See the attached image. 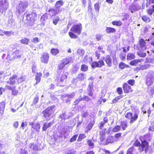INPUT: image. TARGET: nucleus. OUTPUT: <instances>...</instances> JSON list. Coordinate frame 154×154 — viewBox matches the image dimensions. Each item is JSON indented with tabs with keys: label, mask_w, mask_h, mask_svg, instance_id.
Instances as JSON below:
<instances>
[{
	"label": "nucleus",
	"mask_w": 154,
	"mask_h": 154,
	"mask_svg": "<svg viewBox=\"0 0 154 154\" xmlns=\"http://www.w3.org/2000/svg\"><path fill=\"white\" fill-rule=\"evenodd\" d=\"M116 91L117 94L119 95H121L123 93L122 88L121 87H118L116 89Z\"/></svg>",
	"instance_id": "052dcab7"
},
{
	"label": "nucleus",
	"mask_w": 154,
	"mask_h": 154,
	"mask_svg": "<svg viewBox=\"0 0 154 154\" xmlns=\"http://www.w3.org/2000/svg\"><path fill=\"white\" fill-rule=\"evenodd\" d=\"M5 106V103L3 101L0 103V116H2Z\"/></svg>",
	"instance_id": "a878e982"
},
{
	"label": "nucleus",
	"mask_w": 154,
	"mask_h": 154,
	"mask_svg": "<svg viewBox=\"0 0 154 154\" xmlns=\"http://www.w3.org/2000/svg\"><path fill=\"white\" fill-rule=\"evenodd\" d=\"M134 148L133 146H131L128 149L126 152V154H133V152Z\"/></svg>",
	"instance_id": "13d9d810"
},
{
	"label": "nucleus",
	"mask_w": 154,
	"mask_h": 154,
	"mask_svg": "<svg viewBox=\"0 0 154 154\" xmlns=\"http://www.w3.org/2000/svg\"><path fill=\"white\" fill-rule=\"evenodd\" d=\"M64 4V2L62 0H60L56 2L55 4V7L57 9H59L61 6H62ZM48 12V14L52 16H55L60 12V10L59 9L58 10L54 8L49 9Z\"/></svg>",
	"instance_id": "423d86ee"
},
{
	"label": "nucleus",
	"mask_w": 154,
	"mask_h": 154,
	"mask_svg": "<svg viewBox=\"0 0 154 154\" xmlns=\"http://www.w3.org/2000/svg\"><path fill=\"white\" fill-rule=\"evenodd\" d=\"M105 62L108 67H111L112 65V59L109 55H107L105 60Z\"/></svg>",
	"instance_id": "5701e85b"
},
{
	"label": "nucleus",
	"mask_w": 154,
	"mask_h": 154,
	"mask_svg": "<svg viewBox=\"0 0 154 154\" xmlns=\"http://www.w3.org/2000/svg\"><path fill=\"white\" fill-rule=\"evenodd\" d=\"M59 20L60 17L59 16H57L53 20V23L55 25H56Z\"/></svg>",
	"instance_id": "5fc2aeb1"
},
{
	"label": "nucleus",
	"mask_w": 154,
	"mask_h": 154,
	"mask_svg": "<svg viewBox=\"0 0 154 154\" xmlns=\"http://www.w3.org/2000/svg\"><path fill=\"white\" fill-rule=\"evenodd\" d=\"M100 51H97L95 52V56L97 60L99 59L100 57Z\"/></svg>",
	"instance_id": "e2e57ef3"
},
{
	"label": "nucleus",
	"mask_w": 154,
	"mask_h": 154,
	"mask_svg": "<svg viewBox=\"0 0 154 154\" xmlns=\"http://www.w3.org/2000/svg\"><path fill=\"white\" fill-rule=\"evenodd\" d=\"M29 40L26 38H22L20 41V42L23 44L27 45L28 44Z\"/></svg>",
	"instance_id": "c03bdc74"
},
{
	"label": "nucleus",
	"mask_w": 154,
	"mask_h": 154,
	"mask_svg": "<svg viewBox=\"0 0 154 154\" xmlns=\"http://www.w3.org/2000/svg\"><path fill=\"white\" fill-rule=\"evenodd\" d=\"M93 82H92L91 84H89L88 85V89L87 90H89V91L92 90L93 89Z\"/></svg>",
	"instance_id": "774afa93"
},
{
	"label": "nucleus",
	"mask_w": 154,
	"mask_h": 154,
	"mask_svg": "<svg viewBox=\"0 0 154 154\" xmlns=\"http://www.w3.org/2000/svg\"><path fill=\"white\" fill-rule=\"evenodd\" d=\"M120 58L122 60H124L125 59L126 54H125L121 53L119 55Z\"/></svg>",
	"instance_id": "0e129e2a"
},
{
	"label": "nucleus",
	"mask_w": 154,
	"mask_h": 154,
	"mask_svg": "<svg viewBox=\"0 0 154 154\" xmlns=\"http://www.w3.org/2000/svg\"><path fill=\"white\" fill-rule=\"evenodd\" d=\"M105 65L104 61L103 60H99L98 62L94 61L91 65L92 68L98 67L101 68Z\"/></svg>",
	"instance_id": "dca6fc26"
},
{
	"label": "nucleus",
	"mask_w": 154,
	"mask_h": 154,
	"mask_svg": "<svg viewBox=\"0 0 154 154\" xmlns=\"http://www.w3.org/2000/svg\"><path fill=\"white\" fill-rule=\"evenodd\" d=\"M3 33L5 34L8 36H10L12 34L14 33V32H12L11 31H5Z\"/></svg>",
	"instance_id": "338daca9"
},
{
	"label": "nucleus",
	"mask_w": 154,
	"mask_h": 154,
	"mask_svg": "<svg viewBox=\"0 0 154 154\" xmlns=\"http://www.w3.org/2000/svg\"><path fill=\"white\" fill-rule=\"evenodd\" d=\"M127 83L130 85L133 86L135 84V80L134 79H129L127 82Z\"/></svg>",
	"instance_id": "864d4df0"
},
{
	"label": "nucleus",
	"mask_w": 154,
	"mask_h": 154,
	"mask_svg": "<svg viewBox=\"0 0 154 154\" xmlns=\"http://www.w3.org/2000/svg\"><path fill=\"white\" fill-rule=\"evenodd\" d=\"M6 87L8 89L11 91V94L13 96H16L18 95L19 91L16 89L15 86L6 85Z\"/></svg>",
	"instance_id": "a211bd4d"
},
{
	"label": "nucleus",
	"mask_w": 154,
	"mask_h": 154,
	"mask_svg": "<svg viewBox=\"0 0 154 154\" xmlns=\"http://www.w3.org/2000/svg\"><path fill=\"white\" fill-rule=\"evenodd\" d=\"M137 55L140 57H144L146 56V53L143 52L141 51H139L137 52Z\"/></svg>",
	"instance_id": "de8ad7c7"
},
{
	"label": "nucleus",
	"mask_w": 154,
	"mask_h": 154,
	"mask_svg": "<svg viewBox=\"0 0 154 154\" xmlns=\"http://www.w3.org/2000/svg\"><path fill=\"white\" fill-rule=\"evenodd\" d=\"M154 81V74L153 73H148L146 77L145 84L147 86L148 88L152 85Z\"/></svg>",
	"instance_id": "9d476101"
},
{
	"label": "nucleus",
	"mask_w": 154,
	"mask_h": 154,
	"mask_svg": "<svg viewBox=\"0 0 154 154\" xmlns=\"http://www.w3.org/2000/svg\"><path fill=\"white\" fill-rule=\"evenodd\" d=\"M72 62V60L71 57H68L63 59L57 65V70L59 71L63 69L66 65Z\"/></svg>",
	"instance_id": "1a4fd4ad"
},
{
	"label": "nucleus",
	"mask_w": 154,
	"mask_h": 154,
	"mask_svg": "<svg viewBox=\"0 0 154 154\" xmlns=\"http://www.w3.org/2000/svg\"><path fill=\"white\" fill-rule=\"evenodd\" d=\"M121 129L120 125H117L115 126L112 129V131L113 132H116L119 131Z\"/></svg>",
	"instance_id": "49530a36"
},
{
	"label": "nucleus",
	"mask_w": 154,
	"mask_h": 154,
	"mask_svg": "<svg viewBox=\"0 0 154 154\" xmlns=\"http://www.w3.org/2000/svg\"><path fill=\"white\" fill-rule=\"evenodd\" d=\"M25 81V79L23 76H21L20 77L18 78V76L16 75H14L10 76L8 81H7V83L9 85H14L16 81L17 84H19Z\"/></svg>",
	"instance_id": "39448f33"
},
{
	"label": "nucleus",
	"mask_w": 154,
	"mask_h": 154,
	"mask_svg": "<svg viewBox=\"0 0 154 154\" xmlns=\"http://www.w3.org/2000/svg\"><path fill=\"white\" fill-rule=\"evenodd\" d=\"M116 140V139L114 136H109L106 139V143L107 144L112 143L115 142Z\"/></svg>",
	"instance_id": "bb28decb"
},
{
	"label": "nucleus",
	"mask_w": 154,
	"mask_h": 154,
	"mask_svg": "<svg viewBox=\"0 0 154 154\" xmlns=\"http://www.w3.org/2000/svg\"><path fill=\"white\" fill-rule=\"evenodd\" d=\"M78 136V134H76L74 135L70 139L69 141L70 142H72L75 141L76 140V138Z\"/></svg>",
	"instance_id": "6e6d98bb"
},
{
	"label": "nucleus",
	"mask_w": 154,
	"mask_h": 154,
	"mask_svg": "<svg viewBox=\"0 0 154 154\" xmlns=\"http://www.w3.org/2000/svg\"><path fill=\"white\" fill-rule=\"evenodd\" d=\"M19 4L17 8V12L20 14L24 12L28 7V3L26 2H21Z\"/></svg>",
	"instance_id": "9b49d317"
},
{
	"label": "nucleus",
	"mask_w": 154,
	"mask_h": 154,
	"mask_svg": "<svg viewBox=\"0 0 154 154\" xmlns=\"http://www.w3.org/2000/svg\"><path fill=\"white\" fill-rule=\"evenodd\" d=\"M32 128L35 129V131H38L40 128V125L39 123H36L34 125L32 126Z\"/></svg>",
	"instance_id": "79ce46f5"
},
{
	"label": "nucleus",
	"mask_w": 154,
	"mask_h": 154,
	"mask_svg": "<svg viewBox=\"0 0 154 154\" xmlns=\"http://www.w3.org/2000/svg\"><path fill=\"white\" fill-rule=\"evenodd\" d=\"M82 101L84 100L86 101H88L91 100V99L87 95H84L82 97H81Z\"/></svg>",
	"instance_id": "bf43d9fd"
},
{
	"label": "nucleus",
	"mask_w": 154,
	"mask_h": 154,
	"mask_svg": "<svg viewBox=\"0 0 154 154\" xmlns=\"http://www.w3.org/2000/svg\"><path fill=\"white\" fill-rule=\"evenodd\" d=\"M88 65L85 64H82L81 68V70L83 72H85L88 70Z\"/></svg>",
	"instance_id": "ea45409f"
},
{
	"label": "nucleus",
	"mask_w": 154,
	"mask_h": 154,
	"mask_svg": "<svg viewBox=\"0 0 154 154\" xmlns=\"http://www.w3.org/2000/svg\"><path fill=\"white\" fill-rule=\"evenodd\" d=\"M49 58V54L48 52L43 53L40 58L41 62L42 63L47 64L48 62Z\"/></svg>",
	"instance_id": "ddd939ff"
},
{
	"label": "nucleus",
	"mask_w": 154,
	"mask_h": 154,
	"mask_svg": "<svg viewBox=\"0 0 154 154\" xmlns=\"http://www.w3.org/2000/svg\"><path fill=\"white\" fill-rule=\"evenodd\" d=\"M141 143L137 139L133 143V146L135 147H138V149L140 152L144 151L146 153L149 150V145L148 142L144 140H140Z\"/></svg>",
	"instance_id": "f257e3e1"
},
{
	"label": "nucleus",
	"mask_w": 154,
	"mask_h": 154,
	"mask_svg": "<svg viewBox=\"0 0 154 154\" xmlns=\"http://www.w3.org/2000/svg\"><path fill=\"white\" fill-rule=\"evenodd\" d=\"M146 11L149 15L151 16L153 13L154 12V5H151V6H148L146 10Z\"/></svg>",
	"instance_id": "393cba45"
},
{
	"label": "nucleus",
	"mask_w": 154,
	"mask_h": 154,
	"mask_svg": "<svg viewBox=\"0 0 154 154\" xmlns=\"http://www.w3.org/2000/svg\"><path fill=\"white\" fill-rule=\"evenodd\" d=\"M26 20L29 26H32L35 23L38 18V15L36 13L32 11L26 14Z\"/></svg>",
	"instance_id": "0eeeda50"
},
{
	"label": "nucleus",
	"mask_w": 154,
	"mask_h": 154,
	"mask_svg": "<svg viewBox=\"0 0 154 154\" xmlns=\"http://www.w3.org/2000/svg\"><path fill=\"white\" fill-rule=\"evenodd\" d=\"M119 67L121 69H123L125 68H129L130 67L129 65L125 64L123 62H120L119 63Z\"/></svg>",
	"instance_id": "2f4dec72"
},
{
	"label": "nucleus",
	"mask_w": 154,
	"mask_h": 154,
	"mask_svg": "<svg viewBox=\"0 0 154 154\" xmlns=\"http://www.w3.org/2000/svg\"><path fill=\"white\" fill-rule=\"evenodd\" d=\"M103 121H101L98 127L100 129L103 128L105 124L108 122V120L107 117L105 116L103 118Z\"/></svg>",
	"instance_id": "412c9836"
},
{
	"label": "nucleus",
	"mask_w": 154,
	"mask_h": 154,
	"mask_svg": "<svg viewBox=\"0 0 154 154\" xmlns=\"http://www.w3.org/2000/svg\"><path fill=\"white\" fill-rule=\"evenodd\" d=\"M128 122L126 121H122L120 122V127H121L122 129L125 130L126 129V128L128 127Z\"/></svg>",
	"instance_id": "7c9ffc66"
},
{
	"label": "nucleus",
	"mask_w": 154,
	"mask_h": 154,
	"mask_svg": "<svg viewBox=\"0 0 154 154\" xmlns=\"http://www.w3.org/2000/svg\"><path fill=\"white\" fill-rule=\"evenodd\" d=\"M135 58L134 54L133 53H129L127 54V59L128 60H131Z\"/></svg>",
	"instance_id": "a19ab883"
},
{
	"label": "nucleus",
	"mask_w": 154,
	"mask_h": 154,
	"mask_svg": "<svg viewBox=\"0 0 154 154\" xmlns=\"http://www.w3.org/2000/svg\"><path fill=\"white\" fill-rule=\"evenodd\" d=\"M94 125V124L92 123H89L86 128L85 131V133H87L92 128Z\"/></svg>",
	"instance_id": "c9c22d12"
},
{
	"label": "nucleus",
	"mask_w": 154,
	"mask_h": 154,
	"mask_svg": "<svg viewBox=\"0 0 154 154\" xmlns=\"http://www.w3.org/2000/svg\"><path fill=\"white\" fill-rule=\"evenodd\" d=\"M82 29V24L78 23L73 25L70 28V32L68 33L69 37L71 38H76L78 36L75 34V33L79 35L81 34Z\"/></svg>",
	"instance_id": "f03ea898"
},
{
	"label": "nucleus",
	"mask_w": 154,
	"mask_h": 154,
	"mask_svg": "<svg viewBox=\"0 0 154 154\" xmlns=\"http://www.w3.org/2000/svg\"><path fill=\"white\" fill-rule=\"evenodd\" d=\"M139 112H128L125 114V117L127 119L129 120V123L131 124L136 121L138 119Z\"/></svg>",
	"instance_id": "20e7f679"
},
{
	"label": "nucleus",
	"mask_w": 154,
	"mask_h": 154,
	"mask_svg": "<svg viewBox=\"0 0 154 154\" xmlns=\"http://www.w3.org/2000/svg\"><path fill=\"white\" fill-rule=\"evenodd\" d=\"M99 2H97L94 5V8L96 12H97L98 13L99 12V11L100 8V5Z\"/></svg>",
	"instance_id": "8fccbe9b"
},
{
	"label": "nucleus",
	"mask_w": 154,
	"mask_h": 154,
	"mask_svg": "<svg viewBox=\"0 0 154 154\" xmlns=\"http://www.w3.org/2000/svg\"><path fill=\"white\" fill-rule=\"evenodd\" d=\"M29 147L34 150L37 151L38 150L37 146L34 144V143H30L29 145Z\"/></svg>",
	"instance_id": "603ef678"
},
{
	"label": "nucleus",
	"mask_w": 154,
	"mask_h": 154,
	"mask_svg": "<svg viewBox=\"0 0 154 154\" xmlns=\"http://www.w3.org/2000/svg\"><path fill=\"white\" fill-rule=\"evenodd\" d=\"M67 78V75L64 71L57 72L55 79L56 85L60 87L65 86Z\"/></svg>",
	"instance_id": "7ed1b4c3"
},
{
	"label": "nucleus",
	"mask_w": 154,
	"mask_h": 154,
	"mask_svg": "<svg viewBox=\"0 0 154 154\" xmlns=\"http://www.w3.org/2000/svg\"><path fill=\"white\" fill-rule=\"evenodd\" d=\"M106 130V128H105L100 132V139L101 141H103L105 139Z\"/></svg>",
	"instance_id": "4be33fe9"
},
{
	"label": "nucleus",
	"mask_w": 154,
	"mask_h": 154,
	"mask_svg": "<svg viewBox=\"0 0 154 154\" xmlns=\"http://www.w3.org/2000/svg\"><path fill=\"white\" fill-rule=\"evenodd\" d=\"M60 52V51L57 48H53L51 49L50 53L53 56L57 55Z\"/></svg>",
	"instance_id": "c756f323"
},
{
	"label": "nucleus",
	"mask_w": 154,
	"mask_h": 154,
	"mask_svg": "<svg viewBox=\"0 0 154 154\" xmlns=\"http://www.w3.org/2000/svg\"><path fill=\"white\" fill-rule=\"evenodd\" d=\"M141 18L142 20L145 23H149L151 20L150 17L147 15H143Z\"/></svg>",
	"instance_id": "e433bc0d"
},
{
	"label": "nucleus",
	"mask_w": 154,
	"mask_h": 154,
	"mask_svg": "<svg viewBox=\"0 0 154 154\" xmlns=\"http://www.w3.org/2000/svg\"><path fill=\"white\" fill-rule=\"evenodd\" d=\"M39 100V96L37 94L33 99L32 105H35L37 104Z\"/></svg>",
	"instance_id": "58836bf2"
},
{
	"label": "nucleus",
	"mask_w": 154,
	"mask_h": 154,
	"mask_svg": "<svg viewBox=\"0 0 154 154\" xmlns=\"http://www.w3.org/2000/svg\"><path fill=\"white\" fill-rule=\"evenodd\" d=\"M106 31L107 33L110 34L115 32L116 31V29L111 27H107L106 29Z\"/></svg>",
	"instance_id": "f704fd0d"
},
{
	"label": "nucleus",
	"mask_w": 154,
	"mask_h": 154,
	"mask_svg": "<svg viewBox=\"0 0 154 154\" xmlns=\"http://www.w3.org/2000/svg\"><path fill=\"white\" fill-rule=\"evenodd\" d=\"M123 97L122 95L118 96L115 98L112 101V103H114L117 102L119 100Z\"/></svg>",
	"instance_id": "3c124183"
},
{
	"label": "nucleus",
	"mask_w": 154,
	"mask_h": 154,
	"mask_svg": "<svg viewBox=\"0 0 154 154\" xmlns=\"http://www.w3.org/2000/svg\"><path fill=\"white\" fill-rule=\"evenodd\" d=\"M55 106H52L48 107L45 109L43 110L42 112L43 116L45 118H47L50 117H52L54 115Z\"/></svg>",
	"instance_id": "6e6552de"
},
{
	"label": "nucleus",
	"mask_w": 154,
	"mask_h": 154,
	"mask_svg": "<svg viewBox=\"0 0 154 154\" xmlns=\"http://www.w3.org/2000/svg\"><path fill=\"white\" fill-rule=\"evenodd\" d=\"M150 65L149 64H145L141 65L139 67L137 68L139 70H144L149 68Z\"/></svg>",
	"instance_id": "72a5a7b5"
},
{
	"label": "nucleus",
	"mask_w": 154,
	"mask_h": 154,
	"mask_svg": "<svg viewBox=\"0 0 154 154\" xmlns=\"http://www.w3.org/2000/svg\"><path fill=\"white\" fill-rule=\"evenodd\" d=\"M146 11L149 15L151 16L153 13L154 12V5H151V6H148L146 10Z\"/></svg>",
	"instance_id": "b1692460"
},
{
	"label": "nucleus",
	"mask_w": 154,
	"mask_h": 154,
	"mask_svg": "<svg viewBox=\"0 0 154 154\" xmlns=\"http://www.w3.org/2000/svg\"><path fill=\"white\" fill-rule=\"evenodd\" d=\"M13 57H11L10 54H8L6 57V60L7 61H10L13 60Z\"/></svg>",
	"instance_id": "69168bd1"
},
{
	"label": "nucleus",
	"mask_w": 154,
	"mask_h": 154,
	"mask_svg": "<svg viewBox=\"0 0 154 154\" xmlns=\"http://www.w3.org/2000/svg\"><path fill=\"white\" fill-rule=\"evenodd\" d=\"M8 7V5L6 2L2 0L0 1V14H2L5 13Z\"/></svg>",
	"instance_id": "4468645a"
},
{
	"label": "nucleus",
	"mask_w": 154,
	"mask_h": 154,
	"mask_svg": "<svg viewBox=\"0 0 154 154\" xmlns=\"http://www.w3.org/2000/svg\"><path fill=\"white\" fill-rule=\"evenodd\" d=\"M52 124V123L51 122H50L48 123L46 122L44 123L42 128V131H46L48 128L51 126Z\"/></svg>",
	"instance_id": "473e14b6"
},
{
	"label": "nucleus",
	"mask_w": 154,
	"mask_h": 154,
	"mask_svg": "<svg viewBox=\"0 0 154 154\" xmlns=\"http://www.w3.org/2000/svg\"><path fill=\"white\" fill-rule=\"evenodd\" d=\"M149 90V93L150 95H153L154 94V85L151 87H149V88H148Z\"/></svg>",
	"instance_id": "4d7b16f0"
},
{
	"label": "nucleus",
	"mask_w": 154,
	"mask_h": 154,
	"mask_svg": "<svg viewBox=\"0 0 154 154\" xmlns=\"http://www.w3.org/2000/svg\"><path fill=\"white\" fill-rule=\"evenodd\" d=\"M77 79L79 81H83L86 79L85 75L84 73H81L78 75Z\"/></svg>",
	"instance_id": "4c0bfd02"
},
{
	"label": "nucleus",
	"mask_w": 154,
	"mask_h": 154,
	"mask_svg": "<svg viewBox=\"0 0 154 154\" xmlns=\"http://www.w3.org/2000/svg\"><path fill=\"white\" fill-rule=\"evenodd\" d=\"M87 143L88 145L91 149H93L94 147V143L92 139L89 140H87Z\"/></svg>",
	"instance_id": "37998d69"
},
{
	"label": "nucleus",
	"mask_w": 154,
	"mask_h": 154,
	"mask_svg": "<svg viewBox=\"0 0 154 154\" xmlns=\"http://www.w3.org/2000/svg\"><path fill=\"white\" fill-rule=\"evenodd\" d=\"M86 137V136L84 134H81L79 135L77 139L78 142L81 141L83 139Z\"/></svg>",
	"instance_id": "09e8293b"
},
{
	"label": "nucleus",
	"mask_w": 154,
	"mask_h": 154,
	"mask_svg": "<svg viewBox=\"0 0 154 154\" xmlns=\"http://www.w3.org/2000/svg\"><path fill=\"white\" fill-rule=\"evenodd\" d=\"M14 60L16 59H19L21 57V55L20 54V51L19 50H17L14 51L12 54Z\"/></svg>",
	"instance_id": "aec40b11"
},
{
	"label": "nucleus",
	"mask_w": 154,
	"mask_h": 154,
	"mask_svg": "<svg viewBox=\"0 0 154 154\" xmlns=\"http://www.w3.org/2000/svg\"><path fill=\"white\" fill-rule=\"evenodd\" d=\"M152 136L149 133H147L143 135L140 136L139 139L140 140H143L149 142L152 140Z\"/></svg>",
	"instance_id": "2eb2a0df"
},
{
	"label": "nucleus",
	"mask_w": 154,
	"mask_h": 154,
	"mask_svg": "<svg viewBox=\"0 0 154 154\" xmlns=\"http://www.w3.org/2000/svg\"><path fill=\"white\" fill-rule=\"evenodd\" d=\"M143 60L142 59L134 60L130 62V64L132 66H136L139 63H141Z\"/></svg>",
	"instance_id": "cd10ccee"
},
{
	"label": "nucleus",
	"mask_w": 154,
	"mask_h": 154,
	"mask_svg": "<svg viewBox=\"0 0 154 154\" xmlns=\"http://www.w3.org/2000/svg\"><path fill=\"white\" fill-rule=\"evenodd\" d=\"M81 97H82V96L80 95V98H79L78 99H76L74 101V105H78L80 101H82V99H81Z\"/></svg>",
	"instance_id": "680f3d73"
},
{
	"label": "nucleus",
	"mask_w": 154,
	"mask_h": 154,
	"mask_svg": "<svg viewBox=\"0 0 154 154\" xmlns=\"http://www.w3.org/2000/svg\"><path fill=\"white\" fill-rule=\"evenodd\" d=\"M112 23L113 25L117 26H120L122 24V23L120 20L119 21H112Z\"/></svg>",
	"instance_id": "a18cd8bd"
},
{
	"label": "nucleus",
	"mask_w": 154,
	"mask_h": 154,
	"mask_svg": "<svg viewBox=\"0 0 154 154\" xmlns=\"http://www.w3.org/2000/svg\"><path fill=\"white\" fill-rule=\"evenodd\" d=\"M139 43L140 47L141 48H144L145 50L146 49V43L143 39H140L139 41Z\"/></svg>",
	"instance_id": "c85d7f7f"
},
{
	"label": "nucleus",
	"mask_w": 154,
	"mask_h": 154,
	"mask_svg": "<svg viewBox=\"0 0 154 154\" xmlns=\"http://www.w3.org/2000/svg\"><path fill=\"white\" fill-rule=\"evenodd\" d=\"M32 72L33 73H36L35 76V80L36 81L35 84H37L39 83L41 81V78L42 76V73L41 72H37V69L35 66H33L32 68Z\"/></svg>",
	"instance_id": "f8f14e48"
},
{
	"label": "nucleus",
	"mask_w": 154,
	"mask_h": 154,
	"mask_svg": "<svg viewBox=\"0 0 154 154\" xmlns=\"http://www.w3.org/2000/svg\"><path fill=\"white\" fill-rule=\"evenodd\" d=\"M122 87L125 93H129L133 91L131 87L127 83H124L122 85Z\"/></svg>",
	"instance_id": "f3484780"
},
{
	"label": "nucleus",
	"mask_w": 154,
	"mask_h": 154,
	"mask_svg": "<svg viewBox=\"0 0 154 154\" xmlns=\"http://www.w3.org/2000/svg\"><path fill=\"white\" fill-rule=\"evenodd\" d=\"M141 7L138 4H132L129 7V10L132 12L137 11L140 9Z\"/></svg>",
	"instance_id": "6ab92c4d"
}]
</instances>
